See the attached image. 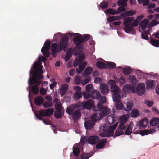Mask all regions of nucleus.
<instances>
[{"instance_id": "nucleus-1", "label": "nucleus", "mask_w": 159, "mask_h": 159, "mask_svg": "<svg viewBox=\"0 0 159 159\" xmlns=\"http://www.w3.org/2000/svg\"><path fill=\"white\" fill-rule=\"evenodd\" d=\"M43 67V66L41 63L34 62L29 72V84H36L32 86L31 88V91L34 95L38 94L39 90L38 86L42 83V81L39 80L43 78V75L41 74L43 73L42 69Z\"/></svg>"}, {"instance_id": "nucleus-2", "label": "nucleus", "mask_w": 159, "mask_h": 159, "mask_svg": "<svg viewBox=\"0 0 159 159\" xmlns=\"http://www.w3.org/2000/svg\"><path fill=\"white\" fill-rule=\"evenodd\" d=\"M69 38L66 36L63 37L60 40L59 44V48L57 49V45L56 43H52L51 47L52 52H60L61 50L65 49L68 43Z\"/></svg>"}, {"instance_id": "nucleus-3", "label": "nucleus", "mask_w": 159, "mask_h": 159, "mask_svg": "<svg viewBox=\"0 0 159 159\" xmlns=\"http://www.w3.org/2000/svg\"><path fill=\"white\" fill-rule=\"evenodd\" d=\"M127 121V119L125 116H122L121 117L119 125L115 133V136H119L124 134L125 132L123 130H125V129L127 126L126 125Z\"/></svg>"}, {"instance_id": "nucleus-4", "label": "nucleus", "mask_w": 159, "mask_h": 159, "mask_svg": "<svg viewBox=\"0 0 159 159\" xmlns=\"http://www.w3.org/2000/svg\"><path fill=\"white\" fill-rule=\"evenodd\" d=\"M111 91L113 93L112 95L113 100L114 102L118 103L120 101V99L121 96L120 93L121 92V90L116 85L112 86L111 87Z\"/></svg>"}, {"instance_id": "nucleus-5", "label": "nucleus", "mask_w": 159, "mask_h": 159, "mask_svg": "<svg viewBox=\"0 0 159 159\" xmlns=\"http://www.w3.org/2000/svg\"><path fill=\"white\" fill-rule=\"evenodd\" d=\"M82 35L79 34V35L74 37L73 39L74 43L76 45L75 48V50L78 52H80L81 50L82 47L81 45V43H83L82 40Z\"/></svg>"}, {"instance_id": "nucleus-6", "label": "nucleus", "mask_w": 159, "mask_h": 159, "mask_svg": "<svg viewBox=\"0 0 159 159\" xmlns=\"http://www.w3.org/2000/svg\"><path fill=\"white\" fill-rule=\"evenodd\" d=\"M134 20L132 18L128 17L123 22V24L125 26L124 29L125 31L127 33H129L130 31H132L133 28L131 27V23Z\"/></svg>"}, {"instance_id": "nucleus-7", "label": "nucleus", "mask_w": 159, "mask_h": 159, "mask_svg": "<svg viewBox=\"0 0 159 159\" xmlns=\"http://www.w3.org/2000/svg\"><path fill=\"white\" fill-rule=\"evenodd\" d=\"M118 122H116L114 125H111L109 127V129L107 130L104 132L102 136L103 137H109L113 135L114 131L117 126Z\"/></svg>"}, {"instance_id": "nucleus-8", "label": "nucleus", "mask_w": 159, "mask_h": 159, "mask_svg": "<svg viewBox=\"0 0 159 159\" xmlns=\"http://www.w3.org/2000/svg\"><path fill=\"white\" fill-rule=\"evenodd\" d=\"M50 41L46 40L45 42L44 46L41 49V52L43 55L47 57H48L50 55L49 51L50 49Z\"/></svg>"}, {"instance_id": "nucleus-9", "label": "nucleus", "mask_w": 159, "mask_h": 159, "mask_svg": "<svg viewBox=\"0 0 159 159\" xmlns=\"http://www.w3.org/2000/svg\"><path fill=\"white\" fill-rule=\"evenodd\" d=\"M79 106L82 107L83 108H86L88 109H90L93 107V102L91 99H89L86 102L83 101L79 102Z\"/></svg>"}, {"instance_id": "nucleus-10", "label": "nucleus", "mask_w": 159, "mask_h": 159, "mask_svg": "<svg viewBox=\"0 0 159 159\" xmlns=\"http://www.w3.org/2000/svg\"><path fill=\"white\" fill-rule=\"evenodd\" d=\"M54 111L53 108H48L46 110H41L39 112V115L43 117H50L53 114Z\"/></svg>"}, {"instance_id": "nucleus-11", "label": "nucleus", "mask_w": 159, "mask_h": 159, "mask_svg": "<svg viewBox=\"0 0 159 159\" xmlns=\"http://www.w3.org/2000/svg\"><path fill=\"white\" fill-rule=\"evenodd\" d=\"M137 94L139 95H143L145 91V85L144 83H139L136 87Z\"/></svg>"}, {"instance_id": "nucleus-12", "label": "nucleus", "mask_w": 159, "mask_h": 159, "mask_svg": "<svg viewBox=\"0 0 159 159\" xmlns=\"http://www.w3.org/2000/svg\"><path fill=\"white\" fill-rule=\"evenodd\" d=\"M123 90L125 93H128L130 92L135 93V88L134 86H131L129 84H127L123 86Z\"/></svg>"}, {"instance_id": "nucleus-13", "label": "nucleus", "mask_w": 159, "mask_h": 159, "mask_svg": "<svg viewBox=\"0 0 159 159\" xmlns=\"http://www.w3.org/2000/svg\"><path fill=\"white\" fill-rule=\"evenodd\" d=\"M99 138L97 136L93 135L89 137L88 139V142L91 144H96L99 141Z\"/></svg>"}, {"instance_id": "nucleus-14", "label": "nucleus", "mask_w": 159, "mask_h": 159, "mask_svg": "<svg viewBox=\"0 0 159 159\" xmlns=\"http://www.w3.org/2000/svg\"><path fill=\"white\" fill-rule=\"evenodd\" d=\"M111 111V110L108 109L107 107H104L99 113L100 117L102 118L104 116L108 115L110 114Z\"/></svg>"}, {"instance_id": "nucleus-15", "label": "nucleus", "mask_w": 159, "mask_h": 159, "mask_svg": "<svg viewBox=\"0 0 159 159\" xmlns=\"http://www.w3.org/2000/svg\"><path fill=\"white\" fill-rule=\"evenodd\" d=\"M85 58V56L84 55H81L80 56H77L75 60L74 61L73 66L75 67H76L78 65H79Z\"/></svg>"}, {"instance_id": "nucleus-16", "label": "nucleus", "mask_w": 159, "mask_h": 159, "mask_svg": "<svg viewBox=\"0 0 159 159\" xmlns=\"http://www.w3.org/2000/svg\"><path fill=\"white\" fill-rule=\"evenodd\" d=\"M100 90L102 93L103 95L107 94L109 92V88L105 83H102L100 85Z\"/></svg>"}, {"instance_id": "nucleus-17", "label": "nucleus", "mask_w": 159, "mask_h": 159, "mask_svg": "<svg viewBox=\"0 0 159 159\" xmlns=\"http://www.w3.org/2000/svg\"><path fill=\"white\" fill-rule=\"evenodd\" d=\"M68 88V85L64 84H63L61 87L59 89L58 92L61 96L64 95L66 92Z\"/></svg>"}, {"instance_id": "nucleus-18", "label": "nucleus", "mask_w": 159, "mask_h": 159, "mask_svg": "<svg viewBox=\"0 0 159 159\" xmlns=\"http://www.w3.org/2000/svg\"><path fill=\"white\" fill-rule=\"evenodd\" d=\"M107 139L106 138L101 139L97 143L96 147L97 149H100L103 147L107 143Z\"/></svg>"}, {"instance_id": "nucleus-19", "label": "nucleus", "mask_w": 159, "mask_h": 159, "mask_svg": "<svg viewBox=\"0 0 159 159\" xmlns=\"http://www.w3.org/2000/svg\"><path fill=\"white\" fill-rule=\"evenodd\" d=\"M95 123L90 120H88L84 123V126L86 129L90 130L94 127Z\"/></svg>"}, {"instance_id": "nucleus-20", "label": "nucleus", "mask_w": 159, "mask_h": 159, "mask_svg": "<svg viewBox=\"0 0 159 159\" xmlns=\"http://www.w3.org/2000/svg\"><path fill=\"white\" fill-rule=\"evenodd\" d=\"M148 123V119L145 118L143 120H141L138 123V126L141 128H145L146 127Z\"/></svg>"}, {"instance_id": "nucleus-21", "label": "nucleus", "mask_w": 159, "mask_h": 159, "mask_svg": "<svg viewBox=\"0 0 159 159\" xmlns=\"http://www.w3.org/2000/svg\"><path fill=\"white\" fill-rule=\"evenodd\" d=\"M93 70L92 67H89L85 69L82 73L83 76L86 77L89 76L92 72Z\"/></svg>"}, {"instance_id": "nucleus-22", "label": "nucleus", "mask_w": 159, "mask_h": 159, "mask_svg": "<svg viewBox=\"0 0 159 159\" xmlns=\"http://www.w3.org/2000/svg\"><path fill=\"white\" fill-rule=\"evenodd\" d=\"M44 101V99L41 96H38L34 99V103L37 106L41 105Z\"/></svg>"}, {"instance_id": "nucleus-23", "label": "nucleus", "mask_w": 159, "mask_h": 159, "mask_svg": "<svg viewBox=\"0 0 159 159\" xmlns=\"http://www.w3.org/2000/svg\"><path fill=\"white\" fill-rule=\"evenodd\" d=\"M71 115L74 120L79 119L81 116L80 111L79 109L76 110Z\"/></svg>"}, {"instance_id": "nucleus-24", "label": "nucleus", "mask_w": 159, "mask_h": 159, "mask_svg": "<svg viewBox=\"0 0 159 159\" xmlns=\"http://www.w3.org/2000/svg\"><path fill=\"white\" fill-rule=\"evenodd\" d=\"M91 97L93 99H99L101 97L100 94L98 91L93 90L91 92Z\"/></svg>"}, {"instance_id": "nucleus-25", "label": "nucleus", "mask_w": 159, "mask_h": 159, "mask_svg": "<svg viewBox=\"0 0 159 159\" xmlns=\"http://www.w3.org/2000/svg\"><path fill=\"white\" fill-rule=\"evenodd\" d=\"M155 131V129L153 128L150 129L149 130H145L143 131H140V134L142 136L145 135H147L149 134H152Z\"/></svg>"}, {"instance_id": "nucleus-26", "label": "nucleus", "mask_w": 159, "mask_h": 159, "mask_svg": "<svg viewBox=\"0 0 159 159\" xmlns=\"http://www.w3.org/2000/svg\"><path fill=\"white\" fill-rule=\"evenodd\" d=\"M87 64V63L85 62H82L79 65L78 68L76 69L77 73L78 74L81 73Z\"/></svg>"}, {"instance_id": "nucleus-27", "label": "nucleus", "mask_w": 159, "mask_h": 159, "mask_svg": "<svg viewBox=\"0 0 159 159\" xmlns=\"http://www.w3.org/2000/svg\"><path fill=\"white\" fill-rule=\"evenodd\" d=\"M100 118H101L100 117L99 113L98 114L95 113L93 114L91 116L90 120L95 123L96 122L99 120Z\"/></svg>"}, {"instance_id": "nucleus-28", "label": "nucleus", "mask_w": 159, "mask_h": 159, "mask_svg": "<svg viewBox=\"0 0 159 159\" xmlns=\"http://www.w3.org/2000/svg\"><path fill=\"white\" fill-rule=\"evenodd\" d=\"M149 22V21L147 19H145L141 22L139 25L142 30H144L146 29Z\"/></svg>"}, {"instance_id": "nucleus-29", "label": "nucleus", "mask_w": 159, "mask_h": 159, "mask_svg": "<svg viewBox=\"0 0 159 159\" xmlns=\"http://www.w3.org/2000/svg\"><path fill=\"white\" fill-rule=\"evenodd\" d=\"M132 123H130L128 126H127L126 129H125V134L128 135H129L131 134L132 133Z\"/></svg>"}, {"instance_id": "nucleus-30", "label": "nucleus", "mask_w": 159, "mask_h": 159, "mask_svg": "<svg viewBox=\"0 0 159 159\" xmlns=\"http://www.w3.org/2000/svg\"><path fill=\"white\" fill-rule=\"evenodd\" d=\"M116 120L115 118L114 117V115L109 116L107 117L106 123L107 124H113Z\"/></svg>"}, {"instance_id": "nucleus-31", "label": "nucleus", "mask_w": 159, "mask_h": 159, "mask_svg": "<svg viewBox=\"0 0 159 159\" xmlns=\"http://www.w3.org/2000/svg\"><path fill=\"white\" fill-rule=\"evenodd\" d=\"M136 13L135 11L131 10L127 11L124 12V13L121 14V16H130L135 14Z\"/></svg>"}, {"instance_id": "nucleus-32", "label": "nucleus", "mask_w": 159, "mask_h": 159, "mask_svg": "<svg viewBox=\"0 0 159 159\" xmlns=\"http://www.w3.org/2000/svg\"><path fill=\"white\" fill-rule=\"evenodd\" d=\"M104 107L103 106V104L102 102H99L97 104L96 107L94 108V110L95 111H100L102 110L103 107Z\"/></svg>"}, {"instance_id": "nucleus-33", "label": "nucleus", "mask_w": 159, "mask_h": 159, "mask_svg": "<svg viewBox=\"0 0 159 159\" xmlns=\"http://www.w3.org/2000/svg\"><path fill=\"white\" fill-rule=\"evenodd\" d=\"M120 18V16H113L108 18L107 21L109 23L110 22H112L115 20H119Z\"/></svg>"}, {"instance_id": "nucleus-34", "label": "nucleus", "mask_w": 159, "mask_h": 159, "mask_svg": "<svg viewBox=\"0 0 159 159\" xmlns=\"http://www.w3.org/2000/svg\"><path fill=\"white\" fill-rule=\"evenodd\" d=\"M75 108L76 107L74 106H71L67 108L66 112L69 115H71L75 111Z\"/></svg>"}, {"instance_id": "nucleus-35", "label": "nucleus", "mask_w": 159, "mask_h": 159, "mask_svg": "<svg viewBox=\"0 0 159 159\" xmlns=\"http://www.w3.org/2000/svg\"><path fill=\"white\" fill-rule=\"evenodd\" d=\"M155 81L151 80H149L147 81L146 86L148 88H152L155 86Z\"/></svg>"}, {"instance_id": "nucleus-36", "label": "nucleus", "mask_w": 159, "mask_h": 159, "mask_svg": "<svg viewBox=\"0 0 159 159\" xmlns=\"http://www.w3.org/2000/svg\"><path fill=\"white\" fill-rule=\"evenodd\" d=\"M130 115V116L134 118H136L139 115V112L136 109H133L131 111Z\"/></svg>"}, {"instance_id": "nucleus-37", "label": "nucleus", "mask_w": 159, "mask_h": 159, "mask_svg": "<svg viewBox=\"0 0 159 159\" xmlns=\"http://www.w3.org/2000/svg\"><path fill=\"white\" fill-rule=\"evenodd\" d=\"M159 123V118H153L150 122V124L152 126H156Z\"/></svg>"}, {"instance_id": "nucleus-38", "label": "nucleus", "mask_w": 159, "mask_h": 159, "mask_svg": "<svg viewBox=\"0 0 159 159\" xmlns=\"http://www.w3.org/2000/svg\"><path fill=\"white\" fill-rule=\"evenodd\" d=\"M126 107L124 108V110L126 111H130L133 106V103L131 101H129L126 104Z\"/></svg>"}, {"instance_id": "nucleus-39", "label": "nucleus", "mask_w": 159, "mask_h": 159, "mask_svg": "<svg viewBox=\"0 0 159 159\" xmlns=\"http://www.w3.org/2000/svg\"><path fill=\"white\" fill-rule=\"evenodd\" d=\"M150 43L154 46L159 47V40L154 39H151Z\"/></svg>"}, {"instance_id": "nucleus-40", "label": "nucleus", "mask_w": 159, "mask_h": 159, "mask_svg": "<svg viewBox=\"0 0 159 159\" xmlns=\"http://www.w3.org/2000/svg\"><path fill=\"white\" fill-rule=\"evenodd\" d=\"M96 66L100 69H105L106 68V64L101 61H97L96 63Z\"/></svg>"}, {"instance_id": "nucleus-41", "label": "nucleus", "mask_w": 159, "mask_h": 159, "mask_svg": "<svg viewBox=\"0 0 159 159\" xmlns=\"http://www.w3.org/2000/svg\"><path fill=\"white\" fill-rule=\"evenodd\" d=\"M73 153L75 156H78L80 153V148L78 147H75L73 148Z\"/></svg>"}, {"instance_id": "nucleus-42", "label": "nucleus", "mask_w": 159, "mask_h": 159, "mask_svg": "<svg viewBox=\"0 0 159 159\" xmlns=\"http://www.w3.org/2000/svg\"><path fill=\"white\" fill-rule=\"evenodd\" d=\"M107 126L105 124H102L100 127L99 131L101 133V135L103 134L104 132L107 130Z\"/></svg>"}, {"instance_id": "nucleus-43", "label": "nucleus", "mask_w": 159, "mask_h": 159, "mask_svg": "<svg viewBox=\"0 0 159 159\" xmlns=\"http://www.w3.org/2000/svg\"><path fill=\"white\" fill-rule=\"evenodd\" d=\"M54 116L57 118H60L62 116L61 110H56L54 113Z\"/></svg>"}, {"instance_id": "nucleus-44", "label": "nucleus", "mask_w": 159, "mask_h": 159, "mask_svg": "<svg viewBox=\"0 0 159 159\" xmlns=\"http://www.w3.org/2000/svg\"><path fill=\"white\" fill-rule=\"evenodd\" d=\"M122 71L126 75H129L131 72L132 70L130 68H124L123 69Z\"/></svg>"}, {"instance_id": "nucleus-45", "label": "nucleus", "mask_w": 159, "mask_h": 159, "mask_svg": "<svg viewBox=\"0 0 159 159\" xmlns=\"http://www.w3.org/2000/svg\"><path fill=\"white\" fill-rule=\"evenodd\" d=\"M106 12L109 14L111 15H116L117 14V12L116 10L114 9H108L106 10Z\"/></svg>"}, {"instance_id": "nucleus-46", "label": "nucleus", "mask_w": 159, "mask_h": 159, "mask_svg": "<svg viewBox=\"0 0 159 159\" xmlns=\"http://www.w3.org/2000/svg\"><path fill=\"white\" fill-rule=\"evenodd\" d=\"M115 104V107L117 110H121L124 108L122 102H120V100L118 103H116Z\"/></svg>"}, {"instance_id": "nucleus-47", "label": "nucleus", "mask_w": 159, "mask_h": 159, "mask_svg": "<svg viewBox=\"0 0 159 159\" xmlns=\"http://www.w3.org/2000/svg\"><path fill=\"white\" fill-rule=\"evenodd\" d=\"M108 4V2L103 1L100 3V6L102 9H105L107 7Z\"/></svg>"}, {"instance_id": "nucleus-48", "label": "nucleus", "mask_w": 159, "mask_h": 159, "mask_svg": "<svg viewBox=\"0 0 159 159\" xmlns=\"http://www.w3.org/2000/svg\"><path fill=\"white\" fill-rule=\"evenodd\" d=\"M82 97V95L79 92H76L74 95V98L75 99L78 100Z\"/></svg>"}, {"instance_id": "nucleus-49", "label": "nucleus", "mask_w": 159, "mask_h": 159, "mask_svg": "<svg viewBox=\"0 0 159 159\" xmlns=\"http://www.w3.org/2000/svg\"><path fill=\"white\" fill-rule=\"evenodd\" d=\"M90 38V35L88 34L84 35L83 36H82V40L83 43L87 41Z\"/></svg>"}, {"instance_id": "nucleus-50", "label": "nucleus", "mask_w": 159, "mask_h": 159, "mask_svg": "<svg viewBox=\"0 0 159 159\" xmlns=\"http://www.w3.org/2000/svg\"><path fill=\"white\" fill-rule=\"evenodd\" d=\"M149 34V32H145L144 33L142 32L141 33V38L142 39L146 40H148L149 39L148 36V34Z\"/></svg>"}, {"instance_id": "nucleus-51", "label": "nucleus", "mask_w": 159, "mask_h": 159, "mask_svg": "<svg viewBox=\"0 0 159 159\" xmlns=\"http://www.w3.org/2000/svg\"><path fill=\"white\" fill-rule=\"evenodd\" d=\"M107 66L109 69H113L116 67V65L113 62H108L107 64Z\"/></svg>"}, {"instance_id": "nucleus-52", "label": "nucleus", "mask_w": 159, "mask_h": 159, "mask_svg": "<svg viewBox=\"0 0 159 159\" xmlns=\"http://www.w3.org/2000/svg\"><path fill=\"white\" fill-rule=\"evenodd\" d=\"M43 106L45 108H49L53 106L52 103L50 101L45 102L43 104Z\"/></svg>"}, {"instance_id": "nucleus-53", "label": "nucleus", "mask_w": 159, "mask_h": 159, "mask_svg": "<svg viewBox=\"0 0 159 159\" xmlns=\"http://www.w3.org/2000/svg\"><path fill=\"white\" fill-rule=\"evenodd\" d=\"M126 1L124 0H119L117 2V4L119 6H121L124 7H126L127 6Z\"/></svg>"}, {"instance_id": "nucleus-54", "label": "nucleus", "mask_w": 159, "mask_h": 159, "mask_svg": "<svg viewBox=\"0 0 159 159\" xmlns=\"http://www.w3.org/2000/svg\"><path fill=\"white\" fill-rule=\"evenodd\" d=\"M91 156L90 153H84L81 155V158L82 159H88Z\"/></svg>"}, {"instance_id": "nucleus-55", "label": "nucleus", "mask_w": 159, "mask_h": 159, "mask_svg": "<svg viewBox=\"0 0 159 159\" xmlns=\"http://www.w3.org/2000/svg\"><path fill=\"white\" fill-rule=\"evenodd\" d=\"M81 78L80 76H78L75 77V82L76 84H79L81 83Z\"/></svg>"}, {"instance_id": "nucleus-56", "label": "nucleus", "mask_w": 159, "mask_h": 159, "mask_svg": "<svg viewBox=\"0 0 159 159\" xmlns=\"http://www.w3.org/2000/svg\"><path fill=\"white\" fill-rule=\"evenodd\" d=\"M55 107L57 110H61L62 107L61 104L60 102H57L55 105Z\"/></svg>"}, {"instance_id": "nucleus-57", "label": "nucleus", "mask_w": 159, "mask_h": 159, "mask_svg": "<svg viewBox=\"0 0 159 159\" xmlns=\"http://www.w3.org/2000/svg\"><path fill=\"white\" fill-rule=\"evenodd\" d=\"M71 55L72 54L70 52H67L65 56V61H67L68 60H69L70 59L71 57Z\"/></svg>"}, {"instance_id": "nucleus-58", "label": "nucleus", "mask_w": 159, "mask_h": 159, "mask_svg": "<svg viewBox=\"0 0 159 159\" xmlns=\"http://www.w3.org/2000/svg\"><path fill=\"white\" fill-rule=\"evenodd\" d=\"M129 80L133 84L136 81V78L133 75H130L129 77Z\"/></svg>"}, {"instance_id": "nucleus-59", "label": "nucleus", "mask_w": 159, "mask_h": 159, "mask_svg": "<svg viewBox=\"0 0 159 159\" xmlns=\"http://www.w3.org/2000/svg\"><path fill=\"white\" fill-rule=\"evenodd\" d=\"M159 24V22H158L155 20H152L149 24L150 27H153Z\"/></svg>"}, {"instance_id": "nucleus-60", "label": "nucleus", "mask_w": 159, "mask_h": 159, "mask_svg": "<svg viewBox=\"0 0 159 159\" xmlns=\"http://www.w3.org/2000/svg\"><path fill=\"white\" fill-rule=\"evenodd\" d=\"M119 82L121 84H125L126 82V80L124 77L122 76L119 78Z\"/></svg>"}, {"instance_id": "nucleus-61", "label": "nucleus", "mask_w": 159, "mask_h": 159, "mask_svg": "<svg viewBox=\"0 0 159 159\" xmlns=\"http://www.w3.org/2000/svg\"><path fill=\"white\" fill-rule=\"evenodd\" d=\"M93 88V86L92 85L89 84L86 86V89L88 92L90 93L91 92Z\"/></svg>"}, {"instance_id": "nucleus-62", "label": "nucleus", "mask_w": 159, "mask_h": 159, "mask_svg": "<svg viewBox=\"0 0 159 159\" xmlns=\"http://www.w3.org/2000/svg\"><path fill=\"white\" fill-rule=\"evenodd\" d=\"M139 23V22L137 20H135L131 24V27L133 28L137 26Z\"/></svg>"}, {"instance_id": "nucleus-63", "label": "nucleus", "mask_w": 159, "mask_h": 159, "mask_svg": "<svg viewBox=\"0 0 159 159\" xmlns=\"http://www.w3.org/2000/svg\"><path fill=\"white\" fill-rule=\"evenodd\" d=\"M144 103L147 104L149 107L152 106L153 104V102L152 101H149L148 100H145L144 101Z\"/></svg>"}, {"instance_id": "nucleus-64", "label": "nucleus", "mask_w": 159, "mask_h": 159, "mask_svg": "<svg viewBox=\"0 0 159 159\" xmlns=\"http://www.w3.org/2000/svg\"><path fill=\"white\" fill-rule=\"evenodd\" d=\"M40 92L41 95H44L46 93V90L43 87H42L40 89Z\"/></svg>"}]
</instances>
